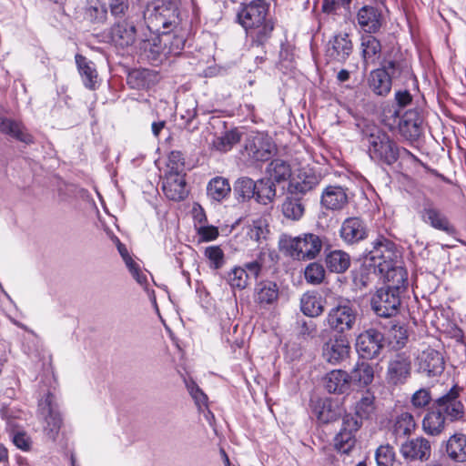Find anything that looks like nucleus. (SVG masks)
Returning a JSON list of instances; mask_svg holds the SVG:
<instances>
[{
  "instance_id": "nucleus-1",
  "label": "nucleus",
  "mask_w": 466,
  "mask_h": 466,
  "mask_svg": "<svg viewBox=\"0 0 466 466\" xmlns=\"http://www.w3.org/2000/svg\"><path fill=\"white\" fill-rule=\"evenodd\" d=\"M268 12L269 4L265 0H253L238 11V23L251 39L252 45L262 46L271 37L274 23L268 17Z\"/></svg>"
},
{
  "instance_id": "nucleus-2",
  "label": "nucleus",
  "mask_w": 466,
  "mask_h": 466,
  "mask_svg": "<svg viewBox=\"0 0 466 466\" xmlns=\"http://www.w3.org/2000/svg\"><path fill=\"white\" fill-rule=\"evenodd\" d=\"M147 30L175 31L183 25L179 0H157L149 3L144 12Z\"/></svg>"
},
{
  "instance_id": "nucleus-3",
  "label": "nucleus",
  "mask_w": 466,
  "mask_h": 466,
  "mask_svg": "<svg viewBox=\"0 0 466 466\" xmlns=\"http://www.w3.org/2000/svg\"><path fill=\"white\" fill-rule=\"evenodd\" d=\"M280 247L291 258L298 260H310L315 258L322 248V240L313 233H304L298 237H283Z\"/></svg>"
},
{
  "instance_id": "nucleus-4",
  "label": "nucleus",
  "mask_w": 466,
  "mask_h": 466,
  "mask_svg": "<svg viewBox=\"0 0 466 466\" xmlns=\"http://www.w3.org/2000/svg\"><path fill=\"white\" fill-rule=\"evenodd\" d=\"M368 153L370 157L380 164L391 166L400 157V147L390 136L375 130L367 136Z\"/></svg>"
},
{
  "instance_id": "nucleus-5",
  "label": "nucleus",
  "mask_w": 466,
  "mask_h": 466,
  "mask_svg": "<svg viewBox=\"0 0 466 466\" xmlns=\"http://www.w3.org/2000/svg\"><path fill=\"white\" fill-rule=\"evenodd\" d=\"M138 48L141 54L153 65H158L168 56L167 46L163 43L161 32L146 30L138 38Z\"/></svg>"
},
{
  "instance_id": "nucleus-6",
  "label": "nucleus",
  "mask_w": 466,
  "mask_h": 466,
  "mask_svg": "<svg viewBox=\"0 0 466 466\" xmlns=\"http://www.w3.org/2000/svg\"><path fill=\"white\" fill-rule=\"evenodd\" d=\"M356 318V309L349 301H345L329 309L325 323L331 330L342 335L353 328Z\"/></svg>"
},
{
  "instance_id": "nucleus-7",
  "label": "nucleus",
  "mask_w": 466,
  "mask_h": 466,
  "mask_svg": "<svg viewBox=\"0 0 466 466\" xmlns=\"http://www.w3.org/2000/svg\"><path fill=\"white\" fill-rule=\"evenodd\" d=\"M400 292L388 288H380L371 297L370 305L373 311L381 318H390L399 312Z\"/></svg>"
},
{
  "instance_id": "nucleus-8",
  "label": "nucleus",
  "mask_w": 466,
  "mask_h": 466,
  "mask_svg": "<svg viewBox=\"0 0 466 466\" xmlns=\"http://www.w3.org/2000/svg\"><path fill=\"white\" fill-rule=\"evenodd\" d=\"M411 370L410 356L406 352L396 353L388 361L385 380L390 386L403 385L410 379Z\"/></svg>"
},
{
  "instance_id": "nucleus-9",
  "label": "nucleus",
  "mask_w": 466,
  "mask_h": 466,
  "mask_svg": "<svg viewBox=\"0 0 466 466\" xmlns=\"http://www.w3.org/2000/svg\"><path fill=\"white\" fill-rule=\"evenodd\" d=\"M371 246V249L366 255V260L370 261L378 269L379 264L392 263L400 258L395 243L384 236H379L372 241Z\"/></svg>"
},
{
  "instance_id": "nucleus-10",
  "label": "nucleus",
  "mask_w": 466,
  "mask_h": 466,
  "mask_svg": "<svg viewBox=\"0 0 466 466\" xmlns=\"http://www.w3.org/2000/svg\"><path fill=\"white\" fill-rule=\"evenodd\" d=\"M245 151L255 161H266L275 151V145L268 135L252 131L245 140Z\"/></svg>"
},
{
  "instance_id": "nucleus-11",
  "label": "nucleus",
  "mask_w": 466,
  "mask_h": 466,
  "mask_svg": "<svg viewBox=\"0 0 466 466\" xmlns=\"http://www.w3.org/2000/svg\"><path fill=\"white\" fill-rule=\"evenodd\" d=\"M38 406L40 414L46 420L44 431L49 439L55 441L62 425V419L55 402V396L52 393H47L39 401Z\"/></svg>"
},
{
  "instance_id": "nucleus-12",
  "label": "nucleus",
  "mask_w": 466,
  "mask_h": 466,
  "mask_svg": "<svg viewBox=\"0 0 466 466\" xmlns=\"http://www.w3.org/2000/svg\"><path fill=\"white\" fill-rule=\"evenodd\" d=\"M384 336L374 329L360 333L356 339V349L363 359L371 360L379 356L384 347Z\"/></svg>"
},
{
  "instance_id": "nucleus-13",
  "label": "nucleus",
  "mask_w": 466,
  "mask_h": 466,
  "mask_svg": "<svg viewBox=\"0 0 466 466\" xmlns=\"http://www.w3.org/2000/svg\"><path fill=\"white\" fill-rule=\"evenodd\" d=\"M361 422L352 415H345L342 427L334 438V447L341 453L348 454L355 446V433L360 428Z\"/></svg>"
},
{
  "instance_id": "nucleus-14",
  "label": "nucleus",
  "mask_w": 466,
  "mask_h": 466,
  "mask_svg": "<svg viewBox=\"0 0 466 466\" xmlns=\"http://www.w3.org/2000/svg\"><path fill=\"white\" fill-rule=\"evenodd\" d=\"M320 182V177L312 169L301 168L290 178L288 192L291 196L303 197Z\"/></svg>"
},
{
  "instance_id": "nucleus-15",
  "label": "nucleus",
  "mask_w": 466,
  "mask_h": 466,
  "mask_svg": "<svg viewBox=\"0 0 466 466\" xmlns=\"http://www.w3.org/2000/svg\"><path fill=\"white\" fill-rule=\"evenodd\" d=\"M419 215L422 222L437 230L447 234L454 232V228L450 223L448 218L430 199H426L423 202Z\"/></svg>"
},
{
  "instance_id": "nucleus-16",
  "label": "nucleus",
  "mask_w": 466,
  "mask_h": 466,
  "mask_svg": "<svg viewBox=\"0 0 466 466\" xmlns=\"http://www.w3.org/2000/svg\"><path fill=\"white\" fill-rule=\"evenodd\" d=\"M323 358L332 365H338L350 357V345L343 335H335L323 345Z\"/></svg>"
},
{
  "instance_id": "nucleus-17",
  "label": "nucleus",
  "mask_w": 466,
  "mask_h": 466,
  "mask_svg": "<svg viewBox=\"0 0 466 466\" xmlns=\"http://www.w3.org/2000/svg\"><path fill=\"white\" fill-rule=\"evenodd\" d=\"M378 270L387 282L386 288L394 289L400 293L406 289L408 284V273L400 265L399 258L397 261L392 263L379 264Z\"/></svg>"
},
{
  "instance_id": "nucleus-18",
  "label": "nucleus",
  "mask_w": 466,
  "mask_h": 466,
  "mask_svg": "<svg viewBox=\"0 0 466 466\" xmlns=\"http://www.w3.org/2000/svg\"><path fill=\"white\" fill-rule=\"evenodd\" d=\"M369 228L360 217H350L343 220L339 228L341 239L350 245L357 244L368 238Z\"/></svg>"
},
{
  "instance_id": "nucleus-19",
  "label": "nucleus",
  "mask_w": 466,
  "mask_h": 466,
  "mask_svg": "<svg viewBox=\"0 0 466 466\" xmlns=\"http://www.w3.org/2000/svg\"><path fill=\"white\" fill-rule=\"evenodd\" d=\"M459 387L453 386L447 394L435 402L436 409L451 421L461 419L464 414L463 405L459 400Z\"/></svg>"
},
{
  "instance_id": "nucleus-20",
  "label": "nucleus",
  "mask_w": 466,
  "mask_h": 466,
  "mask_svg": "<svg viewBox=\"0 0 466 466\" xmlns=\"http://www.w3.org/2000/svg\"><path fill=\"white\" fill-rule=\"evenodd\" d=\"M423 117L419 109L406 111L400 117L398 129L407 140H416L422 133Z\"/></svg>"
},
{
  "instance_id": "nucleus-21",
  "label": "nucleus",
  "mask_w": 466,
  "mask_h": 466,
  "mask_svg": "<svg viewBox=\"0 0 466 466\" xmlns=\"http://www.w3.org/2000/svg\"><path fill=\"white\" fill-rule=\"evenodd\" d=\"M112 41L121 47L129 46L136 42L141 35H137V30L134 23L128 19H123L116 22L111 27L110 32Z\"/></svg>"
},
{
  "instance_id": "nucleus-22",
  "label": "nucleus",
  "mask_w": 466,
  "mask_h": 466,
  "mask_svg": "<svg viewBox=\"0 0 466 466\" xmlns=\"http://www.w3.org/2000/svg\"><path fill=\"white\" fill-rule=\"evenodd\" d=\"M320 203L331 211H340L349 204L348 189L339 185L327 186L321 194Z\"/></svg>"
},
{
  "instance_id": "nucleus-23",
  "label": "nucleus",
  "mask_w": 466,
  "mask_h": 466,
  "mask_svg": "<svg viewBox=\"0 0 466 466\" xmlns=\"http://www.w3.org/2000/svg\"><path fill=\"white\" fill-rule=\"evenodd\" d=\"M353 50L350 35L346 33L335 35L327 44L326 56L334 61L344 63Z\"/></svg>"
},
{
  "instance_id": "nucleus-24",
  "label": "nucleus",
  "mask_w": 466,
  "mask_h": 466,
  "mask_svg": "<svg viewBox=\"0 0 466 466\" xmlns=\"http://www.w3.org/2000/svg\"><path fill=\"white\" fill-rule=\"evenodd\" d=\"M162 190L170 200H183L188 193L185 175L165 173L162 180Z\"/></svg>"
},
{
  "instance_id": "nucleus-25",
  "label": "nucleus",
  "mask_w": 466,
  "mask_h": 466,
  "mask_svg": "<svg viewBox=\"0 0 466 466\" xmlns=\"http://www.w3.org/2000/svg\"><path fill=\"white\" fill-rule=\"evenodd\" d=\"M419 371L429 377L441 375L444 370V360L441 354L433 350H423L418 358Z\"/></svg>"
},
{
  "instance_id": "nucleus-26",
  "label": "nucleus",
  "mask_w": 466,
  "mask_h": 466,
  "mask_svg": "<svg viewBox=\"0 0 466 466\" xmlns=\"http://www.w3.org/2000/svg\"><path fill=\"white\" fill-rule=\"evenodd\" d=\"M431 443L423 437L410 440L403 443L400 448L401 455L410 461H427L431 456Z\"/></svg>"
},
{
  "instance_id": "nucleus-27",
  "label": "nucleus",
  "mask_w": 466,
  "mask_h": 466,
  "mask_svg": "<svg viewBox=\"0 0 466 466\" xmlns=\"http://www.w3.org/2000/svg\"><path fill=\"white\" fill-rule=\"evenodd\" d=\"M357 21L365 33L375 34L382 25V15L377 7L364 5L358 11Z\"/></svg>"
},
{
  "instance_id": "nucleus-28",
  "label": "nucleus",
  "mask_w": 466,
  "mask_h": 466,
  "mask_svg": "<svg viewBox=\"0 0 466 466\" xmlns=\"http://www.w3.org/2000/svg\"><path fill=\"white\" fill-rule=\"evenodd\" d=\"M279 297V285L271 280H262L256 284L254 300L260 307L266 308L275 304Z\"/></svg>"
},
{
  "instance_id": "nucleus-29",
  "label": "nucleus",
  "mask_w": 466,
  "mask_h": 466,
  "mask_svg": "<svg viewBox=\"0 0 466 466\" xmlns=\"http://www.w3.org/2000/svg\"><path fill=\"white\" fill-rule=\"evenodd\" d=\"M75 59L84 86L90 90H95L97 87L98 78L95 64L79 54L76 55Z\"/></svg>"
},
{
  "instance_id": "nucleus-30",
  "label": "nucleus",
  "mask_w": 466,
  "mask_h": 466,
  "mask_svg": "<svg viewBox=\"0 0 466 466\" xmlns=\"http://www.w3.org/2000/svg\"><path fill=\"white\" fill-rule=\"evenodd\" d=\"M324 385L329 393L342 394L350 387V374L342 370H333L325 376Z\"/></svg>"
},
{
  "instance_id": "nucleus-31",
  "label": "nucleus",
  "mask_w": 466,
  "mask_h": 466,
  "mask_svg": "<svg viewBox=\"0 0 466 466\" xmlns=\"http://www.w3.org/2000/svg\"><path fill=\"white\" fill-rule=\"evenodd\" d=\"M177 31L170 34V30L163 31V43L167 46L169 55H179L185 46L187 28H184L183 25H179Z\"/></svg>"
},
{
  "instance_id": "nucleus-32",
  "label": "nucleus",
  "mask_w": 466,
  "mask_h": 466,
  "mask_svg": "<svg viewBox=\"0 0 466 466\" xmlns=\"http://www.w3.org/2000/svg\"><path fill=\"white\" fill-rule=\"evenodd\" d=\"M368 84L374 94L385 96L390 92L392 82L384 69H375L370 72Z\"/></svg>"
},
{
  "instance_id": "nucleus-33",
  "label": "nucleus",
  "mask_w": 466,
  "mask_h": 466,
  "mask_svg": "<svg viewBox=\"0 0 466 466\" xmlns=\"http://www.w3.org/2000/svg\"><path fill=\"white\" fill-rule=\"evenodd\" d=\"M300 309L308 317H318L324 311V300L316 292H306L300 299Z\"/></svg>"
},
{
  "instance_id": "nucleus-34",
  "label": "nucleus",
  "mask_w": 466,
  "mask_h": 466,
  "mask_svg": "<svg viewBox=\"0 0 466 466\" xmlns=\"http://www.w3.org/2000/svg\"><path fill=\"white\" fill-rule=\"evenodd\" d=\"M350 383L354 382L359 386H368L374 379L373 366L367 361H358L350 374Z\"/></svg>"
},
{
  "instance_id": "nucleus-35",
  "label": "nucleus",
  "mask_w": 466,
  "mask_h": 466,
  "mask_svg": "<svg viewBox=\"0 0 466 466\" xmlns=\"http://www.w3.org/2000/svg\"><path fill=\"white\" fill-rule=\"evenodd\" d=\"M446 451L454 461H466V435L454 434L447 441Z\"/></svg>"
},
{
  "instance_id": "nucleus-36",
  "label": "nucleus",
  "mask_w": 466,
  "mask_h": 466,
  "mask_svg": "<svg viewBox=\"0 0 466 466\" xmlns=\"http://www.w3.org/2000/svg\"><path fill=\"white\" fill-rule=\"evenodd\" d=\"M231 187L227 178L216 177L212 178L207 187V193L210 199L220 202L229 196Z\"/></svg>"
},
{
  "instance_id": "nucleus-37",
  "label": "nucleus",
  "mask_w": 466,
  "mask_h": 466,
  "mask_svg": "<svg viewBox=\"0 0 466 466\" xmlns=\"http://www.w3.org/2000/svg\"><path fill=\"white\" fill-rule=\"evenodd\" d=\"M413 416L409 412L399 414L392 424L391 431L396 439L410 435L415 429Z\"/></svg>"
},
{
  "instance_id": "nucleus-38",
  "label": "nucleus",
  "mask_w": 466,
  "mask_h": 466,
  "mask_svg": "<svg viewBox=\"0 0 466 466\" xmlns=\"http://www.w3.org/2000/svg\"><path fill=\"white\" fill-rule=\"evenodd\" d=\"M445 416L435 408L424 417L422 421L423 431L430 435H439L445 428Z\"/></svg>"
},
{
  "instance_id": "nucleus-39",
  "label": "nucleus",
  "mask_w": 466,
  "mask_h": 466,
  "mask_svg": "<svg viewBox=\"0 0 466 466\" xmlns=\"http://www.w3.org/2000/svg\"><path fill=\"white\" fill-rule=\"evenodd\" d=\"M326 265L332 272L343 273L350 266V255L339 249L330 251L326 257Z\"/></svg>"
},
{
  "instance_id": "nucleus-40",
  "label": "nucleus",
  "mask_w": 466,
  "mask_h": 466,
  "mask_svg": "<svg viewBox=\"0 0 466 466\" xmlns=\"http://www.w3.org/2000/svg\"><path fill=\"white\" fill-rule=\"evenodd\" d=\"M267 173L268 174L270 180H274L278 183L286 181L291 177V168L288 162L282 159L272 160L268 167Z\"/></svg>"
},
{
  "instance_id": "nucleus-41",
  "label": "nucleus",
  "mask_w": 466,
  "mask_h": 466,
  "mask_svg": "<svg viewBox=\"0 0 466 466\" xmlns=\"http://www.w3.org/2000/svg\"><path fill=\"white\" fill-rule=\"evenodd\" d=\"M301 197L289 196L287 197L282 204V213L285 218L291 220H299L305 212V207L301 202Z\"/></svg>"
},
{
  "instance_id": "nucleus-42",
  "label": "nucleus",
  "mask_w": 466,
  "mask_h": 466,
  "mask_svg": "<svg viewBox=\"0 0 466 466\" xmlns=\"http://www.w3.org/2000/svg\"><path fill=\"white\" fill-rule=\"evenodd\" d=\"M362 56L366 63H373L381 52L380 41L369 34L361 38Z\"/></svg>"
},
{
  "instance_id": "nucleus-43",
  "label": "nucleus",
  "mask_w": 466,
  "mask_h": 466,
  "mask_svg": "<svg viewBox=\"0 0 466 466\" xmlns=\"http://www.w3.org/2000/svg\"><path fill=\"white\" fill-rule=\"evenodd\" d=\"M255 198L258 203L267 205L276 197V187L270 178H261L257 181Z\"/></svg>"
},
{
  "instance_id": "nucleus-44",
  "label": "nucleus",
  "mask_w": 466,
  "mask_h": 466,
  "mask_svg": "<svg viewBox=\"0 0 466 466\" xmlns=\"http://www.w3.org/2000/svg\"><path fill=\"white\" fill-rule=\"evenodd\" d=\"M374 396L370 392H366L360 400L355 404V415L359 421L362 423V420H367L374 413Z\"/></svg>"
},
{
  "instance_id": "nucleus-45",
  "label": "nucleus",
  "mask_w": 466,
  "mask_h": 466,
  "mask_svg": "<svg viewBox=\"0 0 466 466\" xmlns=\"http://www.w3.org/2000/svg\"><path fill=\"white\" fill-rule=\"evenodd\" d=\"M240 133L237 129H232L216 137L213 147L220 152H228L240 141Z\"/></svg>"
},
{
  "instance_id": "nucleus-46",
  "label": "nucleus",
  "mask_w": 466,
  "mask_h": 466,
  "mask_svg": "<svg viewBox=\"0 0 466 466\" xmlns=\"http://www.w3.org/2000/svg\"><path fill=\"white\" fill-rule=\"evenodd\" d=\"M318 420L321 423H329L337 420L341 415V410L333 405L331 401L325 400L316 410Z\"/></svg>"
},
{
  "instance_id": "nucleus-47",
  "label": "nucleus",
  "mask_w": 466,
  "mask_h": 466,
  "mask_svg": "<svg viewBox=\"0 0 466 466\" xmlns=\"http://www.w3.org/2000/svg\"><path fill=\"white\" fill-rule=\"evenodd\" d=\"M249 275L244 268L235 267L227 277V281L232 289H244L248 285Z\"/></svg>"
},
{
  "instance_id": "nucleus-48",
  "label": "nucleus",
  "mask_w": 466,
  "mask_h": 466,
  "mask_svg": "<svg viewBox=\"0 0 466 466\" xmlns=\"http://www.w3.org/2000/svg\"><path fill=\"white\" fill-rule=\"evenodd\" d=\"M256 186L257 182L253 179L243 177L238 178L234 186L235 192L242 198V199H250L254 198L256 195Z\"/></svg>"
},
{
  "instance_id": "nucleus-49",
  "label": "nucleus",
  "mask_w": 466,
  "mask_h": 466,
  "mask_svg": "<svg viewBox=\"0 0 466 466\" xmlns=\"http://www.w3.org/2000/svg\"><path fill=\"white\" fill-rule=\"evenodd\" d=\"M185 169V159L183 154L180 151H172L168 155L167 171V174H177L186 175Z\"/></svg>"
},
{
  "instance_id": "nucleus-50",
  "label": "nucleus",
  "mask_w": 466,
  "mask_h": 466,
  "mask_svg": "<svg viewBox=\"0 0 466 466\" xmlns=\"http://www.w3.org/2000/svg\"><path fill=\"white\" fill-rule=\"evenodd\" d=\"M395 451L390 444L380 445L375 453L378 466H392L395 461Z\"/></svg>"
},
{
  "instance_id": "nucleus-51",
  "label": "nucleus",
  "mask_w": 466,
  "mask_h": 466,
  "mask_svg": "<svg viewBox=\"0 0 466 466\" xmlns=\"http://www.w3.org/2000/svg\"><path fill=\"white\" fill-rule=\"evenodd\" d=\"M305 279L310 284H319L325 277L323 266L317 262H312L305 268Z\"/></svg>"
},
{
  "instance_id": "nucleus-52",
  "label": "nucleus",
  "mask_w": 466,
  "mask_h": 466,
  "mask_svg": "<svg viewBox=\"0 0 466 466\" xmlns=\"http://www.w3.org/2000/svg\"><path fill=\"white\" fill-rule=\"evenodd\" d=\"M186 386H187V389L190 396L193 398L196 405L198 406V410L207 408L208 407V397L202 391V390L192 380L186 381Z\"/></svg>"
},
{
  "instance_id": "nucleus-53",
  "label": "nucleus",
  "mask_w": 466,
  "mask_h": 466,
  "mask_svg": "<svg viewBox=\"0 0 466 466\" xmlns=\"http://www.w3.org/2000/svg\"><path fill=\"white\" fill-rule=\"evenodd\" d=\"M205 256L208 258L210 267L218 269L224 265V253L218 246H210L205 249Z\"/></svg>"
},
{
  "instance_id": "nucleus-54",
  "label": "nucleus",
  "mask_w": 466,
  "mask_h": 466,
  "mask_svg": "<svg viewBox=\"0 0 466 466\" xmlns=\"http://www.w3.org/2000/svg\"><path fill=\"white\" fill-rule=\"evenodd\" d=\"M431 400V392L427 389H420L411 397V404L415 409H423Z\"/></svg>"
},
{
  "instance_id": "nucleus-55",
  "label": "nucleus",
  "mask_w": 466,
  "mask_h": 466,
  "mask_svg": "<svg viewBox=\"0 0 466 466\" xmlns=\"http://www.w3.org/2000/svg\"><path fill=\"white\" fill-rule=\"evenodd\" d=\"M109 8L115 17L125 16L129 8L128 0H110Z\"/></svg>"
},
{
  "instance_id": "nucleus-56",
  "label": "nucleus",
  "mask_w": 466,
  "mask_h": 466,
  "mask_svg": "<svg viewBox=\"0 0 466 466\" xmlns=\"http://www.w3.org/2000/svg\"><path fill=\"white\" fill-rule=\"evenodd\" d=\"M380 69H384L392 82V79L397 78L401 75L403 66L400 62L389 60L385 61L382 67Z\"/></svg>"
},
{
  "instance_id": "nucleus-57",
  "label": "nucleus",
  "mask_w": 466,
  "mask_h": 466,
  "mask_svg": "<svg viewBox=\"0 0 466 466\" xmlns=\"http://www.w3.org/2000/svg\"><path fill=\"white\" fill-rule=\"evenodd\" d=\"M198 234L201 241H212L218 237V229L214 226H200L198 228Z\"/></svg>"
},
{
  "instance_id": "nucleus-58",
  "label": "nucleus",
  "mask_w": 466,
  "mask_h": 466,
  "mask_svg": "<svg viewBox=\"0 0 466 466\" xmlns=\"http://www.w3.org/2000/svg\"><path fill=\"white\" fill-rule=\"evenodd\" d=\"M89 15L96 22H104L106 19L107 8L105 4L96 3L89 8Z\"/></svg>"
},
{
  "instance_id": "nucleus-59",
  "label": "nucleus",
  "mask_w": 466,
  "mask_h": 466,
  "mask_svg": "<svg viewBox=\"0 0 466 466\" xmlns=\"http://www.w3.org/2000/svg\"><path fill=\"white\" fill-rule=\"evenodd\" d=\"M127 268L130 272V274L133 276V278L136 279V281L141 285L145 286L147 283V275L141 271L140 267L137 263H129V266H127Z\"/></svg>"
},
{
  "instance_id": "nucleus-60",
  "label": "nucleus",
  "mask_w": 466,
  "mask_h": 466,
  "mask_svg": "<svg viewBox=\"0 0 466 466\" xmlns=\"http://www.w3.org/2000/svg\"><path fill=\"white\" fill-rule=\"evenodd\" d=\"M127 268L130 272V274L133 276V278L136 279V281L141 285L145 286L147 283V275L141 271L140 267L137 263H129V266H127Z\"/></svg>"
},
{
  "instance_id": "nucleus-61",
  "label": "nucleus",
  "mask_w": 466,
  "mask_h": 466,
  "mask_svg": "<svg viewBox=\"0 0 466 466\" xmlns=\"http://www.w3.org/2000/svg\"><path fill=\"white\" fill-rule=\"evenodd\" d=\"M13 442L23 451H28L31 445L30 438L22 431H17L13 435Z\"/></svg>"
},
{
  "instance_id": "nucleus-62",
  "label": "nucleus",
  "mask_w": 466,
  "mask_h": 466,
  "mask_svg": "<svg viewBox=\"0 0 466 466\" xmlns=\"http://www.w3.org/2000/svg\"><path fill=\"white\" fill-rule=\"evenodd\" d=\"M262 254H259L257 259L251 262H248L244 265L246 271L248 270V275L258 278L262 268Z\"/></svg>"
},
{
  "instance_id": "nucleus-63",
  "label": "nucleus",
  "mask_w": 466,
  "mask_h": 466,
  "mask_svg": "<svg viewBox=\"0 0 466 466\" xmlns=\"http://www.w3.org/2000/svg\"><path fill=\"white\" fill-rule=\"evenodd\" d=\"M395 100L400 107H404L410 104L412 96L407 90L398 91L395 94Z\"/></svg>"
},
{
  "instance_id": "nucleus-64",
  "label": "nucleus",
  "mask_w": 466,
  "mask_h": 466,
  "mask_svg": "<svg viewBox=\"0 0 466 466\" xmlns=\"http://www.w3.org/2000/svg\"><path fill=\"white\" fill-rule=\"evenodd\" d=\"M339 5V0H323L322 11L327 14H333Z\"/></svg>"
}]
</instances>
